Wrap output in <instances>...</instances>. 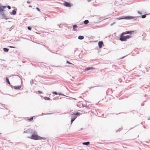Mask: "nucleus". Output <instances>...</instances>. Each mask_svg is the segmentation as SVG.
Returning a JSON list of instances; mask_svg holds the SVG:
<instances>
[{
  "label": "nucleus",
  "mask_w": 150,
  "mask_h": 150,
  "mask_svg": "<svg viewBox=\"0 0 150 150\" xmlns=\"http://www.w3.org/2000/svg\"><path fill=\"white\" fill-rule=\"evenodd\" d=\"M37 133L36 132L34 131V133H33L31 135V137H28V138H30L31 139L35 140H46V139L45 137H40L37 134Z\"/></svg>",
  "instance_id": "f257e3e1"
},
{
  "label": "nucleus",
  "mask_w": 150,
  "mask_h": 150,
  "mask_svg": "<svg viewBox=\"0 0 150 150\" xmlns=\"http://www.w3.org/2000/svg\"><path fill=\"white\" fill-rule=\"evenodd\" d=\"M138 16H136V17H133L131 16H126L125 17H124V19H129L131 20L133 19L134 18H138Z\"/></svg>",
  "instance_id": "f03ea898"
},
{
  "label": "nucleus",
  "mask_w": 150,
  "mask_h": 150,
  "mask_svg": "<svg viewBox=\"0 0 150 150\" xmlns=\"http://www.w3.org/2000/svg\"><path fill=\"white\" fill-rule=\"evenodd\" d=\"M34 131L33 130L29 129L26 131H24L23 133H31L32 134L33 133H34Z\"/></svg>",
  "instance_id": "7ed1b4c3"
},
{
  "label": "nucleus",
  "mask_w": 150,
  "mask_h": 150,
  "mask_svg": "<svg viewBox=\"0 0 150 150\" xmlns=\"http://www.w3.org/2000/svg\"><path fill=\"white\" fill-rule=\"evenodd\" d=\"M122 33L121 34L120 37V38L119 40L122 41H126V39L125 38V36H124L123 35H122Z\"/></svg>",
  "instance_id": "20e7f679"
},
{
  "label": "nucleus",
  "mask_w": 150,
  "mask_h": 150,
  "mask_svg": "<svg viewBox=\"0 0 150 150\" xmlns=\"http://www.w3.org/2000/svg\"><path fill=\"white\" fill-rule=\"evenodd\" d=\"M79 114V113L77 112L75 113V115H74L72 116L71 119H73L75 120V119L77 117V116Z\"/></svg>",
  "instance_id": "39448f33"
},
{
  "label": "nucleus",
  "mask_w": 150,
  "mask_h": 150,
  "mask_svg": "<svg viewBox=\"0 0 150 150\" xmlns=\"http://www.w3.org/2000/svg\"><path fill=\"white\" fill-rule=\"evenodd\" d=\"M134 32V31H126L125 32H124L122 33V35H125V34H132V33Z\"/></svg>",
  "instance_id": "423d86ee"
},
{
  "label": "nucleus",
  "mask_w": 150,
  "mask_h": 150,
  "mask_svg": "<svg viewBox=\"0 0 150 150\" xmlns=\"http://www.w3.org/2000/svg\"><path fill=\"white\" fill-rule=\"evenodd\" d=\"M64 5L66 7H70L71 6V4L67 2H64Z\"/></svg>",
  "instance_id": "0eeeda50"
},
{
  "label": "nucleus",
  "mask_w": 150,
  "mask_h": 150,
  "mask_svg": "<svg viewBox=\"0 0 150 150\" xmlns=\"http://www.w3.org/2000/svg\"><path fill=\"white\" fill-rule=\"evenodd\" d=\"M1 16L2 17V18H4L6 20H7L8 19H9V18L7 16H6V15L4 14V13L3 14H2Z\"/></svg>",
  "instance_id": "6e6552de"
},
{
  "label": "nucleus",
  "mask_w": 150,
  "mask_h": 150,
  "mask_svg": "<svg viewBox=\"0 0 150 150\" xmlns=\"http://www.w3.org/2000/svg\"><path fill=\"white\" fill-rule=\"evenodd\" d=\"M103 44V42L102 41L99 42L98 45L100 48H101L102 47V45Z\"/></svg>",
  "instance_id": "1a4fd4ad"
},
{
  "label": "nucleus",
  "mask_w": 150,
  "mask_h": 150,
  "mask_svg": "<svg viewBox=\"0 0 150 150\" xmlns=\"http://www.w3.org/2000/svg\"><path fill=\"white\" fill-rule=\"evenodd\" d=\"M21 87V85H19L18 86H14V88L15 89L17 90L19 89Z\"/></svg>",
  "instance_id": "9d476101"
},
{
  "label": "nucleus",
  "mask_w": 150,
  "mask_h": 150,
  "mask_svg": "<svg viewBox=\"0 0 150 150\" xmlns=\"http://www.w3.org/2000/svg\"><path fill=\"white\" fill-rule=\"evenodd\" d=\"M3 9L0 6V15H1L2 14H3L4 13L3 12Z\"/></svg>",
  "instance_id": "9b49d317"
},
{
  "label": "nucleus",
  "mask_w": 150,
  "mask_h": 150,
  "mask_svg": "<svg viewBox=\"0 0 150 150\" xmlns=\"http://www.w3.org/2000/svg\"><path fill=\"white\" fill-rule=\"evenodd\" d=\"M16 13V12L15 10H13L12 12L10 13V14L11 15H15Z\"/></svg>",
  "instance_id": "f8f14e48"
},
{
  "label": "nucleus",
  "mask_w": 150,
  "mask_h": 150,
  "mask_svg": "<svg viewBox=\"0 0 150 150\" xmlns=\"http://www.w3.org/2000/svg\"><path fill=\"white\" fill-rule=\"evenodd\" d=\"M94 69V68L92 67H88L86 68L85 69V71H88L89 70L93 69Z\"/></svg>",
  "instance_id": "ddd939ff"
},
{
  "label": "nucleus",
  "mask_w": 150,
  "mask_h": 150,
  "mask_svg": "<svg viewBox=\"0 0 150 150\" xmlns=\"http://www.w3.org/2000/svg\"><path fill=\"white\" fill-rule=\"evenodd\" d=\"M90 144V142H84L82 143V144L84 145H85L88 146Z\"/></svg>",
  "instance_id": "4468645a"
},
{
  "label": "nucleus",
  "mask_w": 150,
  "mask_h": 150,
  "mask_svg": "<svg viewBox=\"0 0 150 150\" xmlns=\"http://www.w3.org/2000/svg\"><path fill=\"white\" fill-rule=\"evenodd\" d=\"M84 37L83 36L80 35L78 37V38L79 40H82L83 39Z\"/></svg>",
  "instance_id": "2eb2a0df"
},
{
  "label": "nucleus",
  "mask_w": 150,
  "mask_h": 150,
  "mask_svg": "<svg viewBox=\"0 0 150 150\" xmlns=\"http://www.w3.org/2000/svg\"><path fill=\"white\" fill-rule=\"evenodd\" d=\"M6 80L7 83L9 84L10 85V86H11V85H10V83L9 81V80L7 77H6Z\"/></svg>",
  "instance_id": "dca6fc26"
},
{
  "label": "nucleus",
  "mask_w": 150,
  "mask_h": 150,
  "mask_svg": "<svg viewBox=\"0 0 150 150\" xmlns=\"http://www.w3.org/2000/svg\"><path fill=\"white\" fill-rule=\"evenodd\" d=\"M89 23V21L88 20H85L84 21L83 23L84 24L86 25Z\"/></svg>",
  "instance_id": "f3484780"
},
{
  "label": "nucleus",
  "mask_w": 150,
  "mask_h": 150,
  "mask_svg": "<svg viewBox=\"0 0 150 150\" xmlns=\"http://www.w3.org/2000/svg\"><path fill=\"white\" fill-rule=\"evenodd\" d=\"M77 28L78 26L76 25H74L73 26V30L74 31H75L76 30L75 29Z\"/></svg>",
  "instance_id": "a211bd4d"
},
{
  "label": "nucleus",
  "mask_w": 150,
  "mask_h": 150,
  "mask_svg": "<svg viewBox=\"0 0 150 150\" xmlns=\"http://www.w3.org/2000/svg\"><path fill=\"white\" fill-rule=\"evenodd\" d=\"M3 50L4 52H7L8 51L9 49L6 48H3Z\"/></svg>",
  "instance_id": "6ab92c4d"
},
{
  "label": "nucleus",
  "mask_w": 150,
  "mask_h": 150,
  "mask_svg": "<svg viewBox=\"0 0 150 150\" xmlns=\"http://www.w3.org/2000/svg\"><path fill=\"white\" fill-rule=\"evenodd\" d=\"M126 40L127 39L130 38H131V36L129 35H127L125 36Z\"/></svg>",
  "instance_id": "aec40b11"
},
{
  "label": "nucleus",
  "mask_w": 150,
  "mask_h": 150,
  "mask_svg": "<svg viewBox=\"0 0 150 150\" xmlns=\"http://www.w3.org/2000/svg\"><path fill=\"white\" fill-rule=\"evenodd\" d=\"M124 19V17H123V16L122 17L117 18L116 19V20H121V19Z\"/></svg>",
  "instance_id": "412c9836"
},
{
  "label": "nucleus",
  "mask_w": 150,
  "mask_h": 150,
  "mask_svg": "<svg viewBox=\"0 0 150 150\" xmlns=\"http://www.w3.org/2000/svg\"><path fill=\"white\" fill-rule=\"evenodd\" d=\"M44 99L45 100H50V98L48 97H45L44 98Z\"/></svg>",
  "instance_id": "4be33fe9"
},
{
  "label": "nucleus",
  "mask_w": 150,
  "mask_h": 150,
  "mask_svg": "<svg viewBox=\"0 0 150 150\" xmlns=\"http://www.w3.org/2000/svg\"><path fill=\"white\" fill-rule=\"evenodd\" d=\"M146 17V15L145 14L142 15L141 16V17L142 18H144Z\"/></svg>",
  "instance_id": "5701e85b"
},
{
  "label": "nucleus",
  "mask_w": 150,
  "mask_h": 150,
  "mask_svg": "<svg viewBox=\"0 0 150 150\" xmlns=\"http://www.w3.org/2000/svg\"><path fill=\"white\" fill-rule=\"evenodd\" d=\"M75 113L74 112H70V114L72 116H73V115H75Z\"/></svg>",
  "instance_id": "b1692460"
},
{
  "label": "nucleus",
  "mask_w": 150,
  "mask_h": 150,
  "mask_svg": "<svg viewBox=\"0 0 150 150\" xmlns=\"http://www.w3.org/2000/svg\"><path fill=\"white\" fill-rule=\"evenodd\" d=\"M6 30H8L9 31H11V28H6Z\"/></svg>",
  "instance_id": "393cba45"
},
{
  "label": "nucleus",
  "mask_w": 150,
  "mask_h": 150,
  "mask_svg": "<svg viewBox=\"0 0 150 150\" xmlns=\"http://www.w3.org/2000/svg\"><path fill=\"white\" fill-rule=\"evenodd\" d=\"M6 7H7L9 9H10L11 8V7L10 6L7 5L6 6Z\"/></svg>",
  "instance_id": "a878e982"
},
{
  "label": "nucleus",
  "mask_w": 150,
  "mask_h": 150,
  "mask_svg": "<svg viewBox=\"0 0 150 150\" xmlns=\"http://www.w3.org/2000/svg\"><path fill=\"white\" fill-rule=\"evenodd\" d=\"M33 117H32L29 119V120H30V121H31L32 120H33Z\"/></svg>",
  "instance_id": "bb28decb"
},
{
  "label": "nucleus",
  "mask_w": 150,
  "mask_h": 150,
  "mask_svg": "<svg viewBox=\"0 0 150 150\" xmlns=\"http://www.w3.org/2000/svg\"><path fill=\"white\" fill-rule=\"evenodd\" d=\"M2 8L4 9V8H6V6H2V7H1Z\"/></svg>",
  "instance_id": "cd10ccee"
},
{
  "label": "nucleus",
  "mask_w": 150,
  "mask_h": 150,
  "mask_svg": "<svg viewBox=\"0 0 150 150\" xmlns=\"http://www.w3.org/2000/svg\"><path fill=\"white\" fill-rule=\"evenodd\" d=\"M28 29L29 30H31V28L30 27L28 26Z\"/></svg>",
  "instance_id": "c85d7f7f"
},
{
  "label": "nucleus",
  "mask_w": 150,
  "mask_h": 150,
  "mask_svg": "<svg viewBox=\"0 0 150 150\" xmlns=\"http://www.w3.org/2000/svg\"><path fill=\"white\" fill-rule=\"evenodd\" d=\"M53 93L54 94L57 95L58 94V93H57V92H53Z\"/></svg>",
  "instance_id": "c756f323"
},
{
  "label": "nucleus",
  "mask_w": 150,
  "mask_h": 150,
  "mask_svg": "<svg viewBox=\"0 0 150 150\" xmlns=\"http://www.w3.org/2000/svg\"><path fill=\"white\" fill-rule=\"evenodd\" d=\"M36 9L37 10V11H40V10L38 7H37L36 8Z\"/></svg>",
  "instance_id": "7c9ffc66"
},
{
  "label": "nucleus",
  "mask_w": 150,
  "mask_h": 150,
  "mask_svg": "<svg viewBox=\"0 0 150 150\" xmlns=\"http://www.w3.org/2000/svg\"><path fill=\"white\" fill-rule=\"evenodd\" d=\"M115 23V22H114L113 23L111 24L110 25L112 26Z\"/></svg>",
  "instance_id": "2f4dec72"
},
{
  "label": "nucleus",
  "mask_w": 150,
  "mask_h": 150,
  "mask_svg": "<svg viewBox=\"0 0 150 150\" xmlns=\"http://www.w3.org/2000/svg\"><path fill=\"white\" fill-rule=\"evenodd\" d=\"M74 120L73 119H71V124L74 121Z\"/></svg>",
  "instance_id": "473e14b6"
},
{
  "label": "nucleus",
  "mask_w": 150,
  "mask_h": 150,
  "mask_svg": "<svg viewBox=\"0 0 150 150\" xmlns=\"http://www.w3.org/2000/svg\"><path fill=\"white\" fill-rule=\"evenodd\" d=\"M58 94H59V95H62V96H64V95L63 94H62V93H58Z\"/></svg>",
  "instance_id": "72a5a7b5"
},
{
  "label": "nucleus",
  "mask_w": 150,
  "mask_h": 150,
  "mask_svg": "<svg viewBox=\"0 0 150 150\" xmlns=\"http://www.w3.org/2000/svg\"><path fill=\"white\" fill-rule=\"evenodd\" d=\"M67 63H68L69 64H72L71 63H70L68 61H67Z\"/></svg>",
  "instance_id": "f704fd0d"
},
{
  "label": "nucleus",
  "mask_w": 150,
  "mask_h": 150,
  "mask_svg": "<svg viewBox=\"0 0 150 150\" xmlns=\"http://www.w3.org/2000/svg\"><path fill=\"white\" fill-rule=\"evenodd\" d=\"M38 92L40 93H42V92L41 91H38Z\"/></svg>",
  "instance_id": "c9c22d12"
},
{
  "label": "nucleus",
  "mask_w": 150,
  "mask_h": 150,
  "mask_svg": "<svg viewBox=\"0 0 150 150\" xmlns=\"http://www.w3.org/2000/svg\"><path fill=\"white\" fill-rule=\"evenodd\" d=\"M138 13H139V14H142V12H140V11H138Z\"/></svg>",
  "instance_id": "e433bc0d"
},
{
  "label": "nucleus",
  "mask_w": 150,
  "mask_h": 150,
  "mask_svg": "<svg viewBox=\"0 0 150 150\" xmlns=\"http://www.w3.org/2000/svg\"><path fill=\"white\" fill-rule=\"evenodd\" d=\"M9 47H10V48H15V47H13V46H9Z\"/></svg>",
  "instance_id": "4c0bfd02"
},
{
  "label": "nucleus",
  "mask_w": 150,
  "mask_h": 150,
  "mask_svg": "<svg viewBox=\"0 0 150 150\" xmlns=\"http://www.w3.org/2000/svg\"><path fill=\"white\" fill-rule=\"evenodd\" d=\"M27 3L28 4H30V2L29 1H27Z\"/></svg>",
  "instance_id": "58836bf2"
},
{
  "label": "nucleus",
  "mask_w": 150,
  "mask_h": 150,
  "mask_svg": "<svg viewBox=\"0 0 150 150\" xmlns=\"http://www.w3.org/2000/svg\"><path fill=\"white\" fill-rule=\"evenodd\" d=\"M82 106H83V107H86V106H85V105H84L83 104H82Z\"/></svg>",
  "instance_id": "ea45409f"
},
{
  "label": "nucleus",
  "mask_w": 150,
  "mask_h": 150,
  "mask_svg": "<svg viewBox=\"0 0 150 150\" xmlns=\"http://www.w3.org/2000/svg\"><path fill=\"white\" fill-rule=\"evenodd\" d=\"M51 114V113H47V114H45L44 115H49V114Z\"/></svg>",
  "instance_id": "a19ab883"
},
{
  "label": "nucleus",
  "mask_w": 150,
  "mask_h": 150,
  "mask_svg": "<svg viewBox=\"0 0 150 150\" xmlns=\"http://www.w3.org/2000/svg\"><path fill=\"white\" fill-rule=\"evenodd\" d=\"M32 81H33V80H31V81H30V83H31H31H32Z\"/></svg>",
  "instance_id": "79ce46f5"
},
{
  "label": "nucleus",
  "mask_w": 150,
  "mask_h": 150,
  "mask_svg": "<svg viewBox=\"0 0 150 150\" xmlns=\"http://www.w3.org/2000/svg\"><path fill=\"white\" fill-rule=\"evenodd\" d=\"M47 18L46 17H45V20H46V18Z\"/></svg>",
  "instance_id": "37998d69"
},
{
  "label": "nucleus",
  "mask_w": 150,
  "mask_h": 150,
  "mask_svg": "<svg viewBox=\"0 0 150 150\" xmlns=\"http://www.w3.org/2000/svg\"><path fill=\"white\" fill-rule=\"evenodd\" d=\"M121 57V58H120V59H123V58L124 57Z\"/></svg>",
  "instance_id": "c03bdc74"
},
{
  "label": "nucleus",
  "mask_w": 150,
  "mask_h": 150,
  "mask_svg": "<svg viewBox=\"0 0 150 150\" xmlns=\"http://www.w3.org/2000/svg\"><path fill=\"white\" fill-rule=\"evenodd\" d=\"M89 2L91 1V0H88Z\"/></svg>",
  "instance_id": "a18cd8bd"
},
{
  "label": "nucleus",
  "mask_w": 150,
  "mask_h": 150,
  "mask_svg": "<svg viewBox=\"0 0 150 150\" xmlns=\"http://www.w3.org/2000/svg\"><path fill=\"white\" fill-rule=\"evenodd\" d=\"M57 26H59L60 27V25H58Z\"/></svg>",
  "instance_id": "49530a36"
},
{
  "label": "nucleus",
  "mask_w": 150,
  "mask_h": 150,
  "mask_svg": "<svg viewBox=\"0 0 150 150\" xmlns=\"http://www.w3.org/2000/svg\"><path fill=\"white\" fill-rule=\"evenodd\" d=\"M29 6L30 7H32V6H30V5Z\"/></svg>",
  "instance_id": "de8ad7c7"
},
{
  "label": "nucleus",
  "mask_w": 150,
  "mask_h": 150,
  "mask_svg": "<svg viewBox=\"0 0 150 150\" xmlns=\"http://www.w3.org/2000/svg\"><path fill=\"white\" fill-rule=\"evenodd\" d=\"M148 120H150V118L148 119Z\"/></svg>",
  "instance_id": "09e8293b"
},
{
  "label": "nucleus",
  "mask_w": 150,
  "mask_h": 150,
  "mask_svg": "<svg viewBox=\"0 0 150 150\" xmlns=\"http://www.w3.org/2000/svg\"><path fill=\"white\" fill-rule=\"evenodd\" d=\"M120 131L119 130H118L117 131Z\"/></svg>",
  "instance_id": "8fccbe9b"
}]
</instances>
